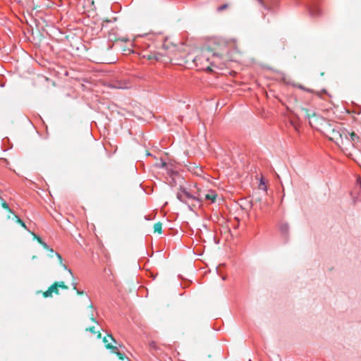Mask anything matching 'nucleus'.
Returning a JSON list of instances; mask_svg holds the SVG:
<instances>
[{
  "label": "nucleus",
  "mask_w": 361,
  "mask_h": 361,
  "mask_svg": "<svg viewBox=\"0 0 361 361\" xmlns=\"http://www.w3.org/2000/svg\"><path fill=\"white\" fill-rule=\"evenodd\" d=\"M326 130L329 139L334 141L346 156L355 160L353 152H350V142L348 140L349 132L338 124H329Z\"/></svg>",
  "instance_id": "1"
},
{
  "label": "nucleus",
  "mask_w": 361,
  "mask_h": 361,
  "mask_svg": "<svg viewBox=\"0 0 361 361\" xmlns=\"http://www.w3.org/2000/svg\"><path fill=\"white\" fill-rule=\"evenodd\" d=\"M176 197L180 202L185 204L188 203V200H197L199 202H202L203 201V197L201 192H197V195H192L185 189H180V190L177 192Z\"/></svg>",
  "instance_id": "2"
},
{
  "label": "nucleus",
  "mask_w": 361,
  "mask_h": 361,
  "mask_svg": "<svg viewBox=\"0 0 361 361\" xmlns=\"http://www.w3.org/2000/svg\"><path fill=\"white\" fill-rule=\"evenodd\" d=\"M348 140L350 142L351 152L353 149H357L361 152V140L356 133L353 132L349 133V135H348Z\"/></svg>",
  "instance_id": "3"
},
{
  "label": "nucleus",
  "mask_w": 361,
  "mask_h": 361,
  "mask_svg": "<svg viewBox=\"0 0 361 361\" xmlns=\"http://www.w3.org/2000/svg\"><path fill=\"white\" fill-rule=\"evenodd\" d=\"M109 340H111L114 342H116V341L114 339V338L111 336H109V338L104 337V342L106 343V347L107 348L111 349L112 352L116 353L119 360H121V361H123L124 360L129 361L128 358L125 355V354L116 351V350H117L116 347H114L111 343H109Z\"/></svg>",
  "instance_id": "4"
},
{
  "label": "nucleus",
  "mask_w": 361,
  "mask_h": 361,
  "mask_svg": "<svg viewBox=\"0 0 361 361\" xmlns=\"http://www.w3.org/2000/svg\"><path fill=\"white\" fill-rule=\"evenodd\" d=\"M202 195L203 197V200H209L212 203L214 202L217 196L215 191L211 190H208L207 192L204 195L202 194Z\"/></svg>",
  "instance_id": "5"
},
{
  "label": "nucleus",
  "mask_w": 361,
  "mask_h": 361,
  "mask_svg": "<svg viewBox=\"0 0 361 361\" xmlns=\"http://www.w3.org/2000/svg\"><path fill=\"white\" fill-rule=\"evenodd\" d=\"M55 293L56 294L59 293L58 287L54 284H53L46 292L44 293V296L45 298L51 297L52 293Z\"/></svg>",
  "instance_id": "6"
},
{
  "label": "nucleus",
  "mask_w": 361,
  "mask_h": 361,
  "mask_svg": "<svg viewBox=\"0 0 361 361\" xmlns=\"http://www.w3.org/2000/svg\"><path fill=\"white\" fill-rule=\"evenodd\" d=\"M280 232L281 233L284 235L285 237H287L289 232V225L288 223L283 222L281 223L279 226Z\"/></svg>",
  "instance_id": "7"
},
{
  "label": "nucleus",
  "mask_w": 361,
  "mask_h": 361,
  "mask_svg": "<svg viewBox=\"0 0 361 361\" xmlns=\"http://www.w3.org/2000/svg\"><path fill=\"white\" fill-rule=\"evenodd\" d=\"M310 13L312 16H317L320 13V9L317 5H314L310 8Z\"/></svg>",
  "instance_id": "8"
},
{
  "label": "nucleus",
  "mask_w": 361,
  "mask_h": 361,
  "mask_svg": "<svg viewBox=\"0 0 361 361\" xmlns=\"http://www.w3.org/2000/svg\"><path fill=\"white\" fill-rule=\"evenodd\" d=\"M162 230V224L160 222L156 223L154 225V233H161Z\"/></svg>",
  "instance_id": "9"
},
{
  "label": "nucleus",
  "mask_w": 361,
  "mask_h": 361,
  "mask_svg": "<svg viewBox=\"0 0 361 361\" xmlns=\"http://www.w3.org/2000/svg\"><path fill=\"white\" fill-rule=\"evenodd\" d=\"M259 188V189L263 190L264 191H266L267 190V185H266V183H265V181H264L263 178H262L260 179Z\"/></svg>",
  "instance_id": "10"
},
{
  "label": "nucleus",
  "mask_w": 361,
  "mask_h": 361,
  "mask_svg": "<svg viewBox=\"0 0 361 361\" xmlns=\"http://www.w3.org/2000/svg\"><path fill=\"white\" fill-rule=\"evenodd\" d=\"M56 255L57 256L58 259H59L60 263L63 265V268H64L65 269H67V270H68V271L70 273V274H71V276H73V272H72V271H71V269H68L67 267H66L65 264H63V263H62V257H61V256L59 253H56Z\"/></svg>",
  "instance_id": "11"
},
{
  "label": "nucleus",
  "mask_w": 361,
  "mask_h": 361,
  "mask_svg": "<svg viewBox=\"0 0 361 361\" xmlns=\"http://www.w3.org/2000/svg\"><path fill=\"white\" fill-rule=\"evenodd\" d=\"M56 255L57 256L58 259H59L60 263L63 265V268H64L65 269H67V270H68V271L70 273V274H71V276H73V272H72V271H71V269H68L67 267H66L65 264H63V263H62V257H61V256L59 253H56Z\"/></svg>",
  "instance_id": "12"
},
{
  "label": "nucleus",
  "mask_w": 361,
  "mask_h": 361,
  "mask_svg": "<svg viewBox=\"0 0 361 361\" xmlns=\"http://www.w3.org/2000/svg\"><path fill=\"white\" fill-rule=\"evenodd\" d=\"M13 219L17 223L20 224L23 227L26 228L25 223L17 215L13 214Z\"/></svg>",
  "instance_id": "13"
},
{
  "label": "nucleus",
  "mask_w": 361,
  "mask_h": 361,
  "mask_svg": "<svg viewBox=\"0 0 361 361\" xmlns=\"http://www.w3.org/2000/svg\"><path fill=\"white\" fill-rule=\"evenodd\" d=\"M86 331H90V332H91L92 334H96V333H98V332H99V329H96L95 326H90V327H89V328H87V329H86Z\"/></svg>",
  "instance_id": "14"
},
{
  "label": "nucleus",
  "mask_w": 361,
  "mask_h": 361,
  "mask_svg": "<svg viewBox=\"0 0 361 361\" xmlns=\"http://www.w3.org/2000/svg\"><path fill=\"white\" fill-rule=\"evenodd\" d=\"M55 285L59 288H62L63 289H67L68 287L65 285L64 282L63 281H61V282H58V283H55Z\"/></svg>",
  "instance_id": "15"
},
{
  "label": "nucleus",
  "mask_w": 361,
  "mask_h": 361,
  "mask_svg": "<svg viewBox=\"0 0 361 361\" xmlns=\"http://www.w3.org/2000/svg\"><path fill=\"white\" fill-rule=\"evenodd\" d=\"M42 246H43L45 249H47V250H49L51 252H53V250H52L51 248H49V245H48L46 243H43Z\"/></svg>",
  "instance_id": "16"
},
{
  "label": "nucleus",
  "mask_w": 361,
  "mask_h": 361,
  "mask_svg": "<svg viewBox=\"0 0 361 361\" xmlns=\"http://www.w3.org/2000/svg\"><path fill=\"white\" fill-rule=\"evenodd\" d=\"M90 319L97 325L98 326V323L95 320V319L93 317V314H91L90 317Z\"/></svg>",
  "instance_id": "17"
},
{
  "label": "nucleus",
  "mask_w": 361,
  "mask_h": 361,
  "mask_svg": "<svg viewBox=\"0 0 361 361\" xmlns=\"http://www.w3.org/2000/svg\"><path fill=\"white\" fill-rule=\"evenodd\" d=\"M227 7V5L226 4H224L222 6H221L220 7L218 8V10L219 11H222L224 10V8H226Z\"/></svg>",
  "instance_id": "18"
},
{
  "label": "nucleus",
  "mask_w": 361,
  "mask_h": 361,
  "mask_svg": "<svg viewBox=\"0 0 361 361\" xmlns=\"http://www.w3.org/2000/svg\"><path fill=\"white\" fill-rule=\"evenodd\" d=\"M2 206L5 209H8V205L6 202H4Z\"/></svg>",
  "instance_id": "19"
},
{
  "label": "nucleus",
  "mask_w": 361,
  "mask_h": 361,
  "mask_svg": "<svg viewBox=\"0 0 361 361\" xmlns=\"http://www.w3.org/2000/svg\"><path fill=\"white\" fill-rule=\"evenodd\" d=\"M35 237L37 238V241H38L39 243H40V242L42 240L41 238H39V237H38V236H37V235H35Z\"/></svg>",
  "instance_id": "20"
},
{
  "label": "nucleus",
  "mask_w": 361,
  "mask_h": 361,
  "mask_svg": "<svg viewBox=\"0 0 361 361\" xmlns=\"http://www.w3.org/2000/svg\"><path fill=\"white\" fill-rule=\"evenodd\" d=\"M290 123L292 124V126L294 127V128L295 130H298L297 126L292 121L290 122Z\"/></svg>",
  "instance_id": "21"
},
{
  "label": "nucleus",
  "mask_w": 361,
  "mask_h": 361,
  "mask_svg": "<svg viewBox=\"0 0 361 361\" xmlns=\"http://www.w3.org/2000/svg\"><path fill=\"white\" fill-rule=\"evenodd\" d=\"M312 118L316 119L319 118V117L315 114H313Z\"/></svg>",
  "instance_id": "22"
},
{
  "label": "nucleus",
  "mask_w": 361,
  "mask_h": 361,
  "mask_svg": "<svg viewBox=\"0 0 361 361\" xmlns=\"http://www.w3.org/2000/svg\"><path fill=\"white\" fill-rule=\"evenodd\" d=\"M77 293H78V294H82V293H83V292H82V291H80V290H77Z\"/></svg>",
  "instance_id": "23"
},
{
  "label": "nucleus",
  "mask_w": 361,
  "mask_h": 361,
  "mask_svg": "<svg viewBox=\"0 0 361 361\" xmlns=\"http://www.w3.org/2000/svg\"><path fill=\"white\" fill-rule=\"evenodd\" d=\"M310 124L313 126V124H312V121L310 118Z\"/></svg>",
  "instance_id": "24"
},
{
  "label": "nucleus",
  "mask_w": 361,
  "mask_h": 361,
  "mask_svg": "<svg viewBox=\"0 0 361 361\" xmlns=\"http://www.w3.org/2000/svg\"><path fill=\"white\" fill-rule=\"evenodd\" d=\"M73 288H74L75 290H77V289H76V286H75V283H73Z\"/></svg>",
  "instance_id": "25"
},
{
  "label": "nucleus",
  "mask_w": 361,
  "mask_h": 361,
  "mask_svg": "<svg viewBox=\"0 0 361 361\" xmlns=\"http://www.w3.org/2000/svg\"><path fill=\"white\" fill-rule=\"evenodd\" d=\"M45 242H44L43 240H42L39 243L42 245L43 243H44Z\"/></svg>",
  "instance_id": "26"
}]
</instances>
